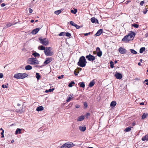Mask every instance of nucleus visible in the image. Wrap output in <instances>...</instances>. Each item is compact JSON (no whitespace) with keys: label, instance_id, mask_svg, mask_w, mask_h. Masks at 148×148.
Masks as SVG:
<instances>
[{"label":"nucleus","instance_id":"f257e3e1","mask_svg":"<svg viewBox=\"0 0 148 148\" xmlns=\"http://www.w3.org/2000/svg\"><path fill=\"white\" fill-rule=\"evenodd\" d=\"M135 34V33L134 32H130L127 35L125 36L122 39V40L124 42H126L130 40H132Z\"/></svg>","mask_w":148,"mask_h":148},{"label":"nucleus","instance_id":"f03ea898","mask_svg":"<svg viewBox=\"0 0 148 148\" xmlns=\"http://www.w3.org/2000/svg\"><path fill=\"white\" fill-rule=\"evenodd\" d=\"M87 62L84 56H82L79 58V62L77 63V65L82 67H84L86 66Z\"/></svg>","mask_w":148,"mask_h":148},{"label":"nucleus","instance_id":"7ed1b4c3","mask_svg":"<svg viewBox=\"0 0 148 148\" xmlns=\"http://www.w3.org/2000/svg\"><path fill=\"white\" fill-rule=\"evenodd\" d=\"M27 74L25 73H18L15 74L14 77V78L17 79H23L27 77Z\"/></svg>","mask_w":148,"mask_h":148},{"label":"nucleus","instance_id":"20e7f679","mask_svg":"<svg viewBox=\"0 0 148 148\" xmlns=\"http://www.w3.org/2000/svg\"><path fill=\"white\" fill-rule=\"evenodd\" d=\"M27 63L30 64H38L39 62L36 58H31L28 59Z\"/></svg>","mask_w":148,"mask_h":148},{"label":"nucleus","instance_id":"39448f33","mask_svg":"<svg viewBox=\"0 0 148 148\" xmlns=\"http://www.w3.org/2000/svg\"><path fill=\"white\" fill-rule=\"evenodd\" d=\"M51 47L46 48L45 50H44V53L46 56H51L53 54V52L51 51Z\"/></svg>","mask_w":148,"mask_h":148},{"label":"nucleus","instance_id":"423d86ee","mask_svg":"<svg viewBox=\"0 0 148 148\" xmlns=\"http://www.w3.org/2000/svg\"><path fill=\"white\" fill-rule=\"evenodd\" d=\"M39 39L41 43L45 45L46 46L49 44L48 40L46 38H42V37L39 38Z\"/></svg>","mask_w":148,"mask_h":148},{"label":"nucleus","instance_id":"0eeeda50","mask_svg":"<svg viewBox=\"0 0 148 148\" xmlns=\"http://www.w3.org/2000/svg\"><path fill=\"white\" fill-rule=\"evenodd\" d=\"M75 145L72 143H66L64 144L61 147V148H70L73 147Z\"/></svg>","mask_w":148,"mask_h":148},{"label":"nucleus","instance_id":"6e6552de","mask_svg":"<svg viewBox=\"0 0 148 148\" xmlns=\"http://www.w3.org/2000/svg\"><path fill=\"white\" fill-rule=\"evenodd\" d=\"M86 59H88V60L90 61H93L95 59V57L90 54L87 55L86 56Z\"/></svg>","mask_w":148,"mask_h":148},{"label":"nucleus","instance_id":"1a4fd4ad","mask_svg":"<svg viewBox=\"0 0 148 148\" xmlns=\"http://www.w3.org/2000/svg\"><path fill=\"white\" fill-rule=\"evenodd\" d=\"M52 60V58H47L46 59V60L44 62V64H47L49 63Z\"/></svg>","mask_w":148,"mask_h":148},{"label":"nucleus","instance_id":"9d476101","mask_svg":"<svg viewBox=\"0 0 148 148\" xmlns=\"http://www.w3.org/2000/svg\"><path fill=\"white\" fill-rule=\"evenodd\" d=\"M119 51L120 53L125 54L126 52V50L122 47H120L119 49Z\"/></svg>","mask_w":148,"mask_h":148},{"label":"nucleus","instance_id":"9b49d317","mask_svg":"<svg viewBox=\"0 0 148 148\" xmlns=\"http://www.w3.org/2000/svg\"><path fill=\"white\" fill-rule=\"evenodd\" d=\"M40 28H36L34 29H33L32 32L31 33L33 35H35L36 34L38 31H39Z\"/></svg>","mask_w":148,"mask_h":148},{"label":"nucleus","instance_id":"f8f14e48","mask_svg":"<svg viewBox=\"0 0 148 148\" xmlns=\"http://www.w3.org/2000/svg\"><path fill=\"white\" fill-rule=\"evenodd\" d=\"M115 76L117 79H120L122 77V74L119 73H117L115 74Z\"/></svg>","mask_w":148,"mask_h":148},{"label":"nucleus","instance_id":"ddd939ff","mask_svg":"<svg viewBox=\"0 0 148 148\" xmlns=\"http://www.w3.org/2000/svg\"><path fill=\"white\" fill-rule=\"evenodd\" d=\"M91 21L93 23H98V21L97 19H96L95 17H92L91 18Z\"/></svg>","mask_w":148,"mask_h":148},{"label":"nucleus","instance_id":"4468645a","mask_svg":"<svg viewBox=\"0 0 148 148\" xmlns=\"http://www.w3.org/2000/svg\"><path fill=\"white\" fill-rule=\"evenodd\" d=\"M102 32L103 29H100L95 34V35L96 36H99L101 34Z\"/></svg>","mask_w":148,"mask_h":148},{"label":"nucleus","instance_id":"2eb2a0df","mask_svg":"<svg viewBox=\"0 0 148 148\" xmlns=\"http://www.w3.org/2000/svg\"><path fill=\"white\" fill-rule=\"evenodd\" d=\"M79 128L80 130L83 132L85 131L86 129V127L85 126L84 127L80 126Z\"/></svg>","mask_w":148,"mask_h":148},{"label":"nucleus","instance_id":"dca6fc26","mask_svg":"<svg viewBox=\"0 0 148 148\" xmlns=\"http://www.w3.org/2000/svg\"><path fill=\"white\" fill-rule=\"evenodd\" d=\"M84 118V116H80L78 117L77 119V121H81L83 120Z\"/></svg>","mask_w":148,"mask_h":148},{"label":"nucleus","instance_id":"f3484780","mask_svg":"<svg viewBox=\"0 0 148 148\" xmlns=\"http://www.w3.org/2000/svg\"><path fill=\"white\" fill-rule=\"evenodd\" d=\"M73 96V95L72 94H70L69 95V97L67 99L66 101L67 102L69 101L71 98H73L72 96Z\"/></svg>","mask_w":148,"mask_h":148},{"label":"nucleus","instance_id":"a211bd4d","mask_svg":"<svg viewBox=\"0 0 148 148\" xmlns=\"http://www.w3.org/2000/svg\"><path fill=\"white\" fill-rule=\"evenodd\" d=\"M44 108L42 106H40L37 108L36 110L37 111H40L43 110Z\"/></svg>","mask_w":148,"mask_h":148},{"label":"nucleus","instance_id":"6ab92c4d","mask_svg":"<svg viewBox=\"0 0 148 148\" xmlns=\"http://www.w3.org/2000/svg\"><path fill=\"white\" fill-rule=\"evenodd\" d=\"M142 140L143 141L148 140V135L147 134L142 138Z\"/></svg>","mask_w":148,"mask_h":148},{"label":"nucleus","instance_id":"aec40b11","mask_svg":"<svg viewBox=\"0 0 148 148\" xmlns=\"http://www.w3.org/2000/svg\"><path fill=\"white\" fill-rule=\"evenodd\" d=\"M25 69L27 70H29L32 69V67L31 66L27 65L25 66Z\"/></svg>","mask_w":148,"mask_h":148},{"label":"nucleus","instance_id":"412c9836","mask_svg":"<svg viewBox=\"0 0 148 148\" xmlns=\"http://www.w3.org/2000/svg\"><path fill=\"white\" fill-rule=\"evenodd\" d=\"M78 85L80 86L81 87L84 88L85 86V85L84 84V82H79L78 83Z\"/></svg>","mask_w":148,"mask_h":148},{"label":"nucleus","instance_id":"4be33fe9","mask_svg":"<svg viewBox=\"0 0 148 148\" xmlns=\"http://www.w3.org/2000/svg\"><path fill=\"white\" fill-rule=\"evenodd\" d=\"M116 103L115 101H113L111 102L110 104V106L112 107H114L116 105Z\"/></svg>","mask_w":148,"mask_h":148},{"label":"nucleus","instance_id":"5701e85b","mask_svg":"<svg viewBox=\"0 0 148 148\" xmlns=\"http://www.w3.org/2000/svg\"><path fill=\"white\" fill-rule=\"evenodd\" d=\"M95 84V82L94 81V80H93L90 82L89 84V86L90 87H91L94 86Z\"/></svg>","mask_w":148,"mask_h":148},{"label":"nucleus","instance_id":"b1692460","mask_svg":"<svg viewBox=\"0 0 148 148\" xmlns=\"http://www.w3.org/2000/svg\"><path fill=\"white\" fill-rule=\"evenodd\" d=\"M38 49L39 50H45V49L46 48L43 46L42 45H40L38 47Z\"/></svg>","mask_w":148,"mask_h":148},{"label":"nucleus","instance_id":"393cba45","mask_svg":"<svg viewBox=\"0 0 148 148\" xmlns=\"http://www.w3.org/2000/svg\"><path fill=\"white\" fill-rule=\"evenodd\" d=\"M32 55L35 57H39L40 56V54L36 52L33 53H32Z\"/></svg>","mask_w":148,"mask_h":148},{"label":"nucleus","instance_id":"a878e982","mask_svg":"<svg viewBox=\"0 0 148 148\" xmlns=\"http://www.w3.org/2000/svg\"><path fill=\"white\" fill-rule=\"evenodd\" d=\"M21 129H20V128H17L16 132H15V134H17L18 133L19 134H20L21 133Z\"/></svg>","mask_w":148,"mask_h":148},{"label":"nucleus","instance_id":"bb28decb","mask_svg":"<svg viewBox=\"0 0 148 148\" xmlns=\"http://www.w3.org/2000/svg\"><path fill=\"white\" fill-rule=\"evenodd\" d=\"M132 127L130 126H129L127 127L124 130V131L126 132H130L131 130Z\"/></svg>","mask_w":148,"mask_h":148},{"label":"nucleus","instance_id":"cd10ccee","mask_svg":"<svg viewBox=\"0 0 148 148\" xmlns=\"http://www.w3.org/2000/svg\"><path fill=\"white\" fill-rule=\"evenodd\" d=\"M148 114L147 113H143V114L142 116V118L143 119H144L146 118L147 116H148Z\"/></svg>","mask_w":148,"mask_h":148},{"label":"nucleus","instance_id":"c85d7f7f","mask_svg":"<svg viewBox=\"0 0 148 148\" xmlns=\"http://www.w3.org/2000/svg\"><path fill=\"white\" fill-rule=\"evenodd\" d=\"M145 50V47H142L140 48L139 52L140 53H142Z\"/></svg>","mask_w":148,"mask_h":148},{"label":"nucleus","instance_id":"c756f323","mask_svg":"<svg viewBox=\"0 0 148 148\" xmlns=\"http://www.w3.org/2000/svg\"><path fill=\"white\" fill-rule=\"evenodd\" d=\"M130 51L132 53L135 54L137 53V52L134 49H130Z\"/></svg>","mask_w":148,"mask_h":148},{"label":"nucleus","instance_id":"7c9ffc66","mask_svg":"<svg viewBox=\"0 0 148 148\" xmlns=\"http://www.w3.org/2000/svg\"><path fill=\"white\" fill-rule=\"evenodd\" d=\"M102 55V52L101 51H99L97 53V55L99 57H100Z\"/></svg>","mask_w":148,"mask_h":148},{"label":"nucleus","instance_id":"2f4dec72","mask_svg":"<svg viewBox=\"0 0 148 148\" xmlns=\"http://www.w3.org/2000/svg\"><path fill=\"white\" fill-rule=\"evenodd\" d=\"M75 84V82L73 81L69 83V84L68 85V86L69 87H71L73 86V84Z\"/></svg>","mask_w":148,"mask_h":148},{"label":"nucleus","instance_id":"473e14b6","mask_svg":"<svg viewBox=\"0 0 148 148\" xmlns=\"http://www.w3.org/2000/svg\"><path fill=\"white\" fill-rule=\"evenodd\" d=\"M36 78L38 80L39 79L40 77V75L39 73H36Z\"/></svg>","mask_w":148,"mask_h":148},{"label":"nucleus","instance_id":"72a5a7b5","mask_svg":"<svg viewBox=\"0 0 148 148\" xmlns=\"http://www.w3.org/2000/svg\"><path fill=\"white\" fill-rule=\"evenodd\" d=\"M61 10H58L56 11L54 13L56 15H58L61 12Z\"/></svg>","mask_w":148,"mask_h":148},{"label":"nucleus","instance_id":"f704fd0d","mask_svg":"<svg viewBox=\"0 0 148 148\" xmlns=\"http://www.w3.org/2000/svg\"><path fill=\"white\" fill-rule=\"evenodd\" d=\"M77 12V9H75L74 10H71V12L72 13H73L74 14H75Z\"/></svg>","mask_w":148,"mask_h":148},{"label":"nucleus","instance_id":"c9c22d12","mask_svg":"<svg viewBox=\"0 0 148 148\" xmlns=\"http://www.w3.org/2000/svg\"><path fill=\"white\" fill-rule=\"evenodd\" d=\"M65 32H62L60 33L59 36H65Z\"/></svg>","mask_w":148,"mask_h":148},{"label":"nucleus","instance_id":"e433bc0d","mask_svg":"<svg viewBox=\"0 0 148 148\" xmlns=\"http://www.w3.org/2000/svg\"><path fill=\"white\" fill-rule=\"evenodd\" d=\"M17 23H15L14 24H13L12 23H9L6 24V26L8 27H10L11 25H15Z\"/></svg>","mask_w":148,"mask_h":148},{"label":"nucleus","instance_id":"4c0bfd02","mask_svg":"<svg viewBox=\"0 0 148 148\" xmlns=\"http://www.w3.org/2000/svg\"><path fill=\"white\" fill-rule=\"evenodd\" d=\"M110 66L111 68H113L114 67V64L113 62L111 61L110 63Z\"/></svg>","mask_w":148,"mask_h":148},{"label":"nucleus","instance_id":"58836bf2","mask_svg":"<svg viewBox=\"0 0 148 148\" xmlns=\"http://www.w3.org/2000/svg\"><path fill=\"white\" fill-rule=\"evenodd\" d=\"M65 35L67 37H69L71 36V34L69 32H65Z\"/></svg>","mask_w":148,"mask_h":148},{"label":"nucleus","instance_id":"ea45409f","mask_svg":"<svg viewBox=\"0 0 148 148\" xmlns=\"http://www.w3.org/2000/svg\"><path fill=\"white\" fill-rule=\"evenodd\" d=\"M147 8H145L144 9H143V12L144 14H145L147 13Z\"/></svg>","mask_w":148,"mask_h":148},{"label":"nucleus","instance_id":"a19ab883","mask_svg":"<svg viewBox=\"0 0 148 148\" xmlns=\"http://www.w3.org/2000/svg\"><path fill=\"white\" fill-rule=\"evenodd\" d=\"M132 26L135 28H138V25L137 24H132Z\"/></svg>","mask_w":148,"mask_h":148},{"label":"nucleus","instance_id":"79ce46f5","mask_svg":"<svg viewBox=\"0 0 148 148\" xmlns=\"http://www.w3.org/2000/svg\"><path fill=\"white\" fill-rule=\"evenodd\" d=\"M70 24L71 25L75 26V25L76 24L75 23L73 22L72 21H71L70 22Z\"/></svg>","mask_w":148,"mask_h":148},{"label":"nucleus","instance_id":"37998d69","mask_svg":"<svg viewBox=\"0 0 148 148\" xmlns=\"http://www.w3.org/2000/svg\"><path fill=\"white\" fill-rule=\"evenodd\" d=\"M64 75H62L60 76H58V78L59 79L63 78L64 77Z\"/></svg>","mask_w":148,"mask_h":148},{"label":"nucleus","instance_id":"c03bdc74","mask_svg":"<svg viewBox=\"0 0 148 148\" xmlns=\"http://www.w3.org/2000/svg\"><path fill=\"white\" fill-rule=\"evenodd\" d=\"M74 27H75L77 29H79V28H80L81 27V26H78V25H77L76 24H75V26Z\"/></svg>","mask_w":148,"mask_h":148},{"label":"nucleus","instance_id":"a18cd8bd","mask_svg":"<svg viewBox=\"0 0 148 148\" xmlns=\"http://www.w3.org/2000/svg\"><path fill=\"white\" fill-rule=\"evenodd\" d=\"M4 132V131L3 130L2 131L1 133V137L3 138L4 137V136L3 135V133Z\"/></svg>","mask_w":148,"mask_h":148},{"label":"nucleus","instance_id":"49530a36","mask_svg":"<svg viewBox=\"0 0 148 148\" xmlns=\"http://www.w3.org/2000/svg\"><path fill=\"white\" fill-rule=\"evenodd\" d=\"M29 12L30 13H32V12H33V10L31 8H29Z\"/></svg>","mask_w":148,"mask_h":148},{"label":"nucleus","instance_id":"de8ad7c7","mask_svg":"<svg viewBox=\"0 0 148 148\" xmlns=\"http://www.w3.org/2000/svg\"><path fill=\"white\" fill-rule=\"evenodd\" d=\"M2 87L3 88H8V86H7V85H5V86L4 84H3L2 85Z\"/></svg>","mask_w":148,"mask_h":148},{"label":"nucleus","instance_id":"09e8293b","mask_svg":"<svg viewBox=\"0 0 148 148\" xmlns=\"http://www.w3.org/2000/svg\"><path fill=\"white\" fill-rule=\"evenodd\" d=\"M144 3V1H141L140 3V5L141 6L143 5V4Z\"/></svg>","mask_w":148,"mask_h":148},{"label":"nucleus","instance_id":"8fccbe9b","mask_svg":"<svg viewBox=\"0 0 148 148\" xmlns=\"http://www.w3.org/2000/svg\"><path fill=\"white\" fill-rule=\"evenodd\" d=\"M84 106L86 107L87 108L88 106L86 102H84Z\"/></svg>","mask_w":148,"mask_h":148},{"label":"nucleus","instance_id":"3c124183","mask_svg":"<svg viewBox=\"0 0 148 148\" xmlns=\"http://www.w3.org/2000/svg\"><path fill=\"white\" fill-rule=\"evenodd\" d=\"M54 90V88H51V89H49V92H52Z\"/></svg>","mask_w":148,"mask_h":148},{"label":"nucleus","instance_id":"603ef678","mask_svg":"<svg viewBox=\"0 0 148 148\" xmlns=\"http://www.w3.org/2000/svg\"><path fill=\"white\" fill-rule=\"evenodd\" d=\"M90 32H89L88 33H85L84 34V35L85 36H88V35L90 34Z\"/></svg>","mask_w":148,"mask_h":148},{"label":"nucleus","instance_id":"864d4df0","mask_svg":"<svg viewBox=\"0 0 148 148\" xmlns=\"http://www.w3.org/2000/svg\"><path fill=\"white\" fill-rule=\"evenodd\" d=\"M3 76V74L2 73H0V78H2Z\"/></svg>","mask_w":148,"mask_h":148},{"label":"nucleus","instance_id":"5fc2aeb1","mask_svg":"<svg viewBox=\"0 0 148 148\" xmlns=\"http://www.w3.org/2000/svg\"><path fill=\"white\" fill-rule=\"evenodd\" d=\"M1 7H3L5 6V4L4 3H2L1 4Z\"/></svg>","mask_w":148,"mask_h":148},{"label":"nucleus","instance_id":"6e6d98bb","mask_svg":"<svg viewBox=\"0 0 148 148\" xmlns=\"http://www.w3.org/2000/svg\"><path fill=\"white\" fill-rule=\"evenodd\" d=\"M96 50L97 51H101L100 49L98 47H97V48Z\"/></svg>","mask_w":148,"mask_h":148},{"label":"nucleus","instance_id":"4d7b16f0","mask_svg":"<svg viewBox=\"0 0 148 148\" xmlns=\"http://www.w3.org/2000/svg\"><path fill=\"white\" fill-rule=\"evenodd\" d=\"M80 107V106L78 105H76L75 107L76 108H78Z\"/></svg>","mask_w":148,"mask_h":148},{"label":"nucleus","instance_id":"13d9d810","mask_svg":"<svg viewBox=\"0 0 148 148\" xmlns=\"http://www.w3.org/2000/svg\"><path fill=\"white\" fill-rule=\"evenodd\" d=\"M131 2V1H129V0H128V1H127L126 2V4H127L128 3H129L130 2Z\"/></svg>","mask_w":148,"mask_h":148},{"label":"nucleus","instance_id":"bf43d9fd","mask_svg":"<svg viewBox=\"0 0 148 148\" xmlns=\"http://www.w3.org/2000/svg\"><path fill=\"white\" fill-rule=\"evenodd\" d=\"M90 115V114L89 113H87L86 114V116H89Z\"/></svg>","mask_w":148,"mask_h":148},{"label":"nucleus","instance_id":"052dcab7","mask_svg":"<svg viewBox=\"0 0 148 148\" xmlns=\"http://www.w3.org/2000/svg\"><path fill=\"white\" fill-rule=\"evenodd\" d=\"M74 74L75 75H77V74L76 73L75 71H74Z\"/></svg>","mask_w":148,"mask_h":148},{"label":"nucleus","instance_id":"680f3d73","mask_svg":"<svg viewBox=\"0 0 148 148\" xmlns=\"http://www.w3.org/2000/svg\"><path fill=\"white\" fill-rule=\"evenodd\" d=\"M140 105H144V103L142 102V103H140Z\"/></svg>","mask_w":148,"mask_h":148},{"label":"nucleus","instance_id":"e2e57ef3","mask_svg":"<svg viewBox=\"0 0 148 148\" xmlns=\"http://www.w3.org/2000/svg\"><path fill=\"white\" fill-rule=\"evenodd\" d=\"M49 90H46L45 91V92L46 93H47L49 92V91H48Z\"/></svg>","mask_w":148,"mask_h":148},{"label":"nucleus","instance_id":"0e129e2a","mask_svg":"<svg viewBox=\"0 0 148 148\" xmlns=\"http://www.w3.org/2000/svg\"><path fill=\"white\" fill-rule=\"evenodd\" d=\"M30 21H31V23H33L34 22V20H31Z\"/></svg>","mask_w":148,"mask_h":148},{"label":"nucleus","instance_id":"69168bd1","mask_svg":"<svg viewBox=\"0 0 148 148\" xmlns=\"http://www.w3.org/2000/svg\"><path fill=\"white\" fill-rule=\"evenodd\" d=\"M138 65H139V66H140L141 65V64L140 62H138Z\"/></svg>","mask_w":148,"mask_h":148},{"label":"nucleus","instance_id":"338daca9","mask_svg":"<svg viewBox=\"0 0 148 148\" xmlns=\"http://www.w3.org/2000/svg\"><path fill=\"white\" fill-rule=\"evenodd\" d=\"M114 62L115 64H116V63L117 62V61L115 60V61H114Z\"/></svg>","mask_w":148,"mask_h":148},{"label":"nucleus","instance_id":"774afa93","mask_svg":"<svg viewBox=\"0 0 148 148\" xmlns=\"http://www.w3.org/2000/svg\"><path fill=\"white\" fill-rule=\"evenodd\" d=\"M145 82H148V79H146L145 80Z\"/></svg>","mask_w":148,"mask_h":148}]
</instances>
